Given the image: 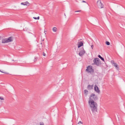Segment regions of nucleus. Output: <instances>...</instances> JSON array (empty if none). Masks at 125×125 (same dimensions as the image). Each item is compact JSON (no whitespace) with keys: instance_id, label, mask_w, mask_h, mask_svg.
<instances>
[{"instance_id":"nucleus-1","label":"nucleus","mask_w":125,"mask_h":125,"mask_svg":"<svg viewBox=\"0 0 125 125\" xmlns=\"http://www.w3.org/2000/svg\"><path fill=\"white\" fill-rule=\"evenodd\" d=\"M88 103L90 107L93 109H96L97 108V105L96 103L94 101L89 100Z\"/></svg>"},{"instance_id":"nucleus-11","label":"nucleus","mask_w":125,"mask_h":125,"mask_svg":"<svg viewBox=\"0 0 125 125\" xmlns=\"http://www.w3.org/2000/svg\"><path fill=\"white\" fill-rule=\"evenodd\" d=\"M92 111L94 115H95L98 113L97 110H92Z\"/></svg>"},{"instance_id":"nucleus-21","label":"nucleus","mask_w":125,"mask_h":125,"mask_svg":"<svg viewBox=\"0 0 125 125\" xmlns=\"http://www.w3.org/2000/svg\"><path fill=\"white\" fill-rule=\"evenodd\" d=\"M0 99L1 100H4V98L3 97H0Z\"/></svg>"},{"instance_id":"nucleus-5","label":"nucleus","mask_w":125,"mask_h":125,"mask_svg":"<svg viewBox=\"0 0 125 125\" xmlns=\"http://www.w3.org/2000/svg\"><path fill=\"white\" fill-rule=\"evenodd\" d=\"M97 3V6L99 8H102L104 7V5L102 3L100 0H98Z\"/></svg>"},{"instance_id":"nucleus-12","label":"nucleus","mask_w":125,"mask_h":125,"mask_svg":"<svg viewBox=\"0 0 125 125\" xmlns=\"http://www.w3.org/2000/svg\"><path fill=\"white\" fill-rule=\"evenodd\" d=\"M29 4V3L28 1H26L24 2H22L21 3V5H28V4Z\"/></svg>"},{"instance_id":"nucleus-4","label":"nucleus","mask_w":125,"mask_h":125,"mask_svg":"<svg viewBox=\"0 0 125 125\" xmlns=\"http://www.w3.org/2000/svg\"><path fill=\"white\" fill-rule=\"evenodd\" d=\"M94 64L97 66H99L101 65V63L100 61V59L98 58L94 59L93 61Z\"/></svg>"},{"instance_id":"nucleus-24","label":"nucleus","mask_w":125,"mask_h":125,"mask_svg":"<svg viewBox=\"0 0 125 125\" xmlns=\"http://www.w3.org/2000/svg\"><path fill=\"white\" fill-rule=\"evenodd\" d=\"M93 47H94V45H92L91 46V47L92 49H93Z\"/></svg>"},{"instance_id":"nucleus-25","label":"nucleus","mask_w":125,"mask_h":125,"mask_svg":"<svg viewBox=\"0 0 125 125\" xmlns=\"http://www.w3.org/2000/svg\"><path fill=\"white\" fill-rule=\"evenodd\" d=\"M37 59L36 58H34V62H36V61Z\"/></svg>"},{"instance_id":"nucleus-13","label":"nucleus","mask_w":125,"mask_h":125,"mask_svg":"<svg viewBox=\"0 0 125 125\" xmlns=\"http://www.w3.org/2000/svg\"><path fill=\"white\" fill-rule=\"evenodd\" d=\"M93 85H89L87 86V89L88 90H90L93 88Z\"/></svg>"},{"instance_id":"nucleus-18","label":"nucleus","mask_w":125,"mask_h":125,"mask_svg":"<svg viewBox=\"0 0 125 125\" xmlns=\"http://www.w3.org/2000/svg\"><path fill=\"white\" fill-rule=\"evenodd\" d=\"M106 44L108 45H109L110 44V42L108 41H106L105 42Z\"/></svg>"},{"instance_id":"nucleus-19","label":"nucleus","mask_w":125,"mask_h":125,"mask_svg":"<svg viewBox=\"0 0 125 125\" xmlns=\"http://www.w3.org/2000/svg\"><path fill=\"white\" fill-rule=\"evenodd\" d=\"M40 125H44V124L43 122H40Z\"/></svg>"},{"instance_id":"nucleus-15","label":"nucleus","mask_w":125,"mask_h":125,"mask_svg":"<svg viewBox=\"0 0 125 125\" xmlns=\"http://www.w3.org/2000/svg\"><path fill=\"white\" fill-rule=\"evenodd\" d=\"M84 92L85 96H87L88 94V91L87 90H85L84 91Z\"/></svg>"},{"instance_id":"nucleus-26","label":"nucleus","mask_w":125,"mask_h":125,"mask_svg":"<svg viewBox=\"0 0 125 125\" xmlns=\"http://www.w3.org/2000/svg\"><path fill=\"white\" fill-rule=\"evenodd\" d=\"M0 72H1L2 73H5V72H3L2 71H1L0 70Z\"/></svg>"},{"instance_id":"nucleus-23","label":"nucleus","mask_w":125,"mask_h":125,"mask_svg":"<svg viewBox=\"0 0 125 125\" xmlns=\"http://www.w3.org/2000/svg\"><path fill=\"white\" fill-rule=\"evenodd\" d=\"M43 56H46V54L44 53V52H43Z\"/></svg>"},{"instance_id":"nucleus-3","label":"nucleus","mask_w":125,"mask_h":125,"mask_svg":"<svg viewBox=\"0 0 125 125\" xmlns=\"http://www.w3.org/2000/svg\"><path fill=\"white\" fill-rule=\"evenodd\" d=\"M89 100L94 101L98 99L97 96L94 94H92L89 98Z\"/></svg>"},{"instance_id":"nucleus-27","label":"nucleus","mask_w":125,"mask_h":125,"mask_svg":"<svg viewBox=\"0 0 125 125\" xmlns=\"http://www.w3.org/2000/svg\"><path fill=\"white\" fill-rule=\"evenodd\" d=\"M82 2L86 3V2L84 0Z\"/></svg>"},{"instance_id":"nucleus-16","label":"nucleus","mask_w":125,"mask_h":125,"mask_svg":"<svg viewBox=\"0 0 125 125\" xmlns=\"http://www.w3.org/2000/svg\"><path fill=\"white\" fill-rule=\"evenodd\" d=\"M57 30V29L56 27H54L52 29V30L54 32H56Z\"/></svg>"},{"instance_id":"nucleus-10","label":"nucleus","mask_w":125,"mask_h":125,"mask_svg":"<svg viewBox=\"0 0 125 125\" xmlns=\"http://www.w3.org/2000/svg\"><path fill=\"white\" fill-rule=\"evenodd\" d=\"M83 43L82 41H80V42H78V48H79L81 46H83Z\"/></svg>"},{"instance_id":"nucleus-6","label":"nucleus","mask_w":125,"mask_h":125,"mask_svg":"<svg viewBox=\"0 0 125 125\" xmlns=\"http://www.w3.org/2000/svg\"><path fill=\"white\" fill-rule=\"evenodd\" d=\"M86 71L88 72L91 73L93 72V70L91 66H89L87 67V69L86 70Z\"/></svg>"},{"instance_id":"nucleus-28","label":"nucleus","mask_w":125,"mask_h":125,"mask_svg":"<svg viewBox=\"0 0 125 125\" xmlns=\"http://www.w3.org/2000/svg\"><path fill=\"white\" fill-rule=\"evenodd\" d=\"M33 13V14H36L37 13H36L35 12H34V13Z\"/></svg>"},{"instance_id":"nucleus-17","label":"nucleus","mask_w":125,"mask_h":125,"mask_svg":"<svg viewBox=\"0 0 125 125\" xmlns=\"http://www.w3.org/2000/svg\"><path fill=\"white\" fill-rule=\"evenodd\" d=\"M33 18L34 19H35L36 20H39L40 18V17L39 16H38L37 18L36 17H33Z\"/></svg>"},{"instance_id":"nucleus-2","label":"nucleus","mask_w":125,"mask_h":125,"mask_svg":"<svg viewBox=\"0 0 125 125\" xmlns=\"http://www.w3.org/2000/svg\"><path fill=\"white\" fill-rule=\"evenodd\" d=\"M13 37L10 36L8 38L3 39L2 40V43H7L9 42L13 41Z\"/></svg>"},{"instance_id":"nucleus-8","label":"nucleus","mask_w":125,"mask_h":125,"mask_svg":"<svg viewBox=\"0 0 125 125\" xmlns=\"http://www.w3.org/2000/svg\"><path fill=\"white\" fill-rule=\"evenodd\" d=\"M81 50L79 53V55L80 56H82L85 53V51L83 48H81Z\"/></svg>"},{"instance_id":"nucleus-14","label":"nucleus","mask_w":125,"mask_h":125,"mask_svg":"<svg viewBox=\"0 0 125 125\" xmlns=\"http://www.w3.org/2000/svg\"><path fill=\"white\" fill-rule=\"evenodd\" d=\"M98 57L100 58L103 61H104V58L102 57L100 55H98Z\"/></svg>"},{"instance_id":"nucleus-22","label":"nucleus","mask_w":125,"mask_h":125,"mask_svg":"<svg viewBox=\"0 0 125 125\" xmlns=\"http://www.w3.org/2000/svg\"><path fill=\"white\" fill-rule=\"evenodd\" d=\"M81 11V10H79L77 11H75V12H80Z\"/></svg>"},{"instance_id":"nucleus-29","label":"nucleus","mask_w":125,"mask_h":125,"mask_svg":"<svg viewBox=\"0 0 125 125\" xmlns=\"http://www.w3.org/2000/svg\"><path fill=\"white\" fill-rule=\"evenodd\" d=\"M12 61H15L14 60H12Z\"/></svg>"},{"instance_id":"nucleus-20","label":"nucleus","mask_w":125,"mask_h":125,"mask_svg":"<svg viewBox=\"0 0 125 125\" xmlns=\"http://www.w3.org/2000/svg\"><path fill=\"white\" fill-rule=\"evenodd\" d=\"M80 123H81V124H83V123L82 122H81V121H80L78 122V124H79Z\"/></svg>"},{"instance_id":"nucleus-9","label":"nucleus","mask_w":125,"mask_h":125,"mask_svg":"<svg viewBox=\"0 0 125 125\" xmlns=\"http://www.w3.org/2000/svg\"><path fill=\"white\" fill-rule=\"evenodd\" d=\"M94 90L97 93H99L100 92V91L98 87L96 85H95L94 87Z\"/></svg>"},{"instance_id":"nucleus-7","label":"nucleus","mask_w":125,"mask_h":125,"mask_svg":"<svg viewBox=\"0 0 125 125\" xmlns=\"http://www.w3.org/2000/svg\"><path fill=\"white\" fill-rule=\"evenodd\" d=\"M111 62L113 65L115 67L116 69H117L118 70L119 69V65L115 63L114 61L111 60Z\"/></svg>"}]
</instances>
